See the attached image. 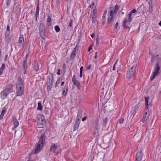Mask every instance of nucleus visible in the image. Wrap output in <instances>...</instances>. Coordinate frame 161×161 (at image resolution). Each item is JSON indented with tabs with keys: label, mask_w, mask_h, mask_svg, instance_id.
<instances>
[{
	"label": "nucleus",
	"mask_w": 161,
	"mask_h": 161,
	"mask_svg": "<svg viewBox=\"0 0 161 161\" xmlns=\"http://www.w3.org/2000/svg\"><path fill=\"white\" fill-rule=\"evenodd\" d=\"M92 45H91L88 48V51H90L92 48Z\"/></svg>",
	"instance_id": "de8ad7c7"
},
{
	"label": "nucleus",
	"mask_w": 161,
	"mask_h": 161,
	"mask_svg": "<svg viewBox=\"0 0 161 161\" xmlns=\"http://www.w3.org/2000/svg\"><path fill=\"white\" fill-rule=\"evenodd\" d=\"M13 120L14 122V128L17 127L19 125V122H18L15 116L13 117Z\"/></svg>",
	"instance_id": "2eb2a0df"
},
{
	"label": "nucleus",
	"mask_w": 161,
	"mask_h": 161,
	"mask_svg": "<svg viewBox=\"0 0 161 161\" xmlns=\"http://www.w3.org/2000/svg\"><path fill=\"white\" fill-rule=\"evenodd\" d=\"M149 99V97H145V104L147 106H148V101Z\"/></svg>",
	"instance_id": "7c9ffc66"
},
{
	"label": "nucleus",
	"mask_w": 161,
	"mask_h": 161,
	"mask_svg": "<svg viewBox=\"0 0 161 161\" xmlns=\"http://www.w3.org/2000/svg\"><path fill=\"white\" fill-rule=\"evenodd\" d=\"M5 68V65L4 64H3L2 66L1 67V68L0 69L1 70H4V69Z\"/></svg>",
	"instance_id": "37998d69"
},
{
	"label": "nucleus",
	"mask_w": 161,
	"mask_h": 161,
	"mask_svg": "<svg viewBox=\"0 0 161 161\" xmlns=\"http://www.w3.org/2000/svg\"><path fill=\"white\" fill-rule=\"evenodd\" d=\"M60 69H58V71L57 73V74L58 75H59L60 74Z\"/></svg>",
	"instance_id": "e2e57ef3"
},
{
	"label": "nucleus",
	"mask_w": 161,
	"mask_h": 161,
	"mask_svg": "<svg viewBox=\"0 0 161 161\" xmlns=\"http://www.w3.org/2000/svg\"><path fill=\"white\" fill-rule=\"evenodd\" d=\"M107 10H105L103 16L102 17V18L103 19H105L106 15L107 14Z\"/></svg>",
	"instance_id": "e433bc0d"
},
{
	"label": "nucleus",
	"mask_w": 161,
	"mask_h": 161,
	"mask_svg": "<svg viewBox=\"0 0 161 161\" xmlns=\"http://www.w3.org/2000/svg\"><path fill=\"white\" fill-rule=\"evenodd\" d=\"M112 8H110V9L111 10H113V14L114 13H115L117 11V10H116L115 9H114V10H113V9H112Z\"/></svg>",
	"instance_id": "3c124183"
},
{
	"label": "nucleus",
	"mask_w": 161,
	"mask_h": 161,
	"mask_svg": "<svg viewBox=\"0 0 161 161\" xmlns=\"http://www.w3.org/2000/svg\"><path fill=\"white\" fill-rule=\"evenodd\" d=\"M124 119L123 118L119 119V124L122 123L124 122Z\"/></svg>",
	"instance_id": "ea45409f"
},
{
	"label": "nucleus",
	"mask_w": 161,
	"mask_h": 161,
	"mask_svg": "<svg viewBox=\"0 0 161 161\" xmlns=\"http://www.w3.org/2000/svg\"><path fill=\"white\" fill-rule=\"evenodd\" d=\"M37 123L40 127H43V125H45L46 121L44 120V117L42 116L41 118H39L37 120Z\"/></svg>",
	"instance_id": "0eeeda50"
},
{
	"label": "nucleus",
	"mask_w": 161,
	"mask_h": 161,
	"mask_svg": "<svg viewBox=\"0 0 161 161\" xmlns=\"http://www.w3.org/2000/svg\"><path fill=\"white\" fill-rule=\"evenodd\" d=\"M47 22L48 26H50L51 25V18L50 16H48L47 19Z\"/></svg>",
	"instance_id": "b1692460"
},
{
	"label": "nucleus",
	"mask_w": 161,
	"mask_h": 161,
	"mask_svg": "<svg viewBox=\"0 0 161 161\" xmlns=\"http://www.w3.org/2000/svg\"><path fill=\"white\" fill-rule=\"evenodd\" d=\"M113 10H111L110 11L109 14L108 15V25L110 24L113 19Z\"/></svg>",
	"instance_id": "9d476101"
},
{
	"label": "nucleus",
	"mask_w": 161,
	"mask_h": 161,
	"mask_svg": "<svg viewBox=\"0 0 161 161\" xmlns=\"http://www.w3.org/2000/svg\"><path fill=\"white\" fill-rule=\"evenodd\" d=\"M3 70H1V69H0V75L2 74Z\"/></svg>",
	"instance_id": "69168bd1"
},
{
	"label": "nucleus",
	"mask_w": 161,
	"mask_h": 161,
	"mask_svg": "<svg viewBox=\"0 0 161 161\" xmlns=\"http://www.w3.org/2000/svg\"><path fill=\"white\" fill-rule=\"evenodd\" d=\"M79 125V123L78 122H76L75 123L74 127V130H76L78 128Z\"/></svg>",
	"instance_id": "5701e85b"
},
{
	"label": "nucleus",
	"mask_w": 161,
	"mask_h": 161,
	"mask_svg": "<svg viewBox=\"0 0 161 161\" xmlns=\"http://www.w3.org/2000/svg\"><path fill=\"white\" fill-rule=\"evenodd\" d=\"M118 25H119V23L118 22H117L116 23V24H115V28L116 29L117 28V27L118 26Z\"/></svg>",
	"instance_id": "13d9d810"
},
{
	"label": "nucleus",
	"mask_w": 161,
	"mask_h": 161,
	"mask_svg": "<svg viewBox=\"0 0 161 161\" xmlns=\"http://www.w3.org/2000/svg\"><path fill=\"white\" fill-rule=\"evenodd\" d=\"M39 13V4H38L37 5L36 9V18H37V16L38 15Z\"/></svg>",
	"instance_id": "cd10ccee"
},
{
	"label": "nucleus",
	"mask_w": 161,
	"mask_h": 161,
	"mask_svg": "<svg viewBox=\"0 0 161 161\" xmlns=\"http://www.w3.org/2000/svg\"><path fill=\"white\" fill-rule=\"evenodd\" d=\"M39 33L40 36H45V28L44 25L42 23H40L39 25Z\"/></svg>",
	"instance_id": "423d86ee"
},
{
	"label": "nucleus",
	"mask_w": 161,
	"mask_h": 161,
	"mask_svg": "<svg viewBox=\"0 0 161 161\" xmlns=\"http://www.w3.org/2000/svg\"><path fill=\"white\" fill-rule=\"evenodd\" d=\"M160 64L159 63H158L156 64L154 69V71L153 72V74L151 77L150 80L151 81L153 80L155 77V76L157 75L158 73V71L160 69Z\"/></svg>",
	"instance_id": "20e7f679"
},
{
	"label": "nucleus",
	"mask_w": 161,
	"mask_h": 161,
	"mask_svg": "<svg viewBox=\"0 0 161 161\" xmlns=\"http://www.w3.org/2000/svg\"><path fill=\"white\" fill-rule=\"evenodd\" d=\"M38 106L37 108V110H42V107L41 102H39L38 103Z\"/></svg>",
	"instance_id": "c756f323"
},
{
	"label": "nucleus",
	"mask_w": 161,
	"mask_h": 161,
	"mask_svg": "<svg viewBox=\"0 0 161 161\" xmlns=\"http://www.w3.org/2000/svg\"><path fill=\"white\" fill-rule=\"evenodd\" d=\"M76 80H76V77L75 75H74L72 77V81L73 82L75 81H76Z\"/></svg>",
	"instance_id": "58836bf2"
},
{
	"label": "nucleus",
	"mask_w": 161,
	"mask_h": 161,
	"mask_svg": "<svg viewBox=\"0 0 161 161\" xmlns=\"http://www.w3.org/2000/svg\"><path fill=\"white\" fill-rule=\"evenodd\" d=\"M65 67H66V64H63V68L64 69H65Z\"/></svg>",
	"instance_id": "6e6d98bb"
},
{
	"label": "nucleus",
	"mask_w": 161,
	"mask_h": 161,
	"mask_svg": "<svg viewBox=\"0 0 161 161\" xmlns=\"http://www.w3.org/2000/svg\"><path fill=\"white\" fill-rule=\"evenodd\" d=\"M19 42L20 46H22L24 43V39L23 37H20L19 38Z\"/></svg>",
	"instance_id": "aec40b11"
},
{
	"label": "nucleus",
	"mask_w": 161,
	"mask_h": 161,
	"mask_svg": "<svg viewBox=\"0 0 161 161\" xmlns=\"http://www.w3.org/2000/svg\"><path fill=\"white\" fill-rule=\"evenodd\" d=\"M132 14L130 12H129V16H131Z\"/></svg>",
	"instance_id": "338daca9"
},
{
	"label": "nucleus",
	"mask_w": 161,
	"mask_h": 161,
	"mask_svg": "<svg viewBox=\"0 0 161 161\" xmlns=\"http://www.w3.org/2000/svg\"><path fill=\"white\" fill-rule=\"evenodd\" d=\"M73 23V21L72 20H70L69 23V26L71 27Z\"/></svg>",
	"instance_id": "8fccbe9b"
},
{
	"label": "nucleus",
	"mask_w": 161,
	"mask_h": 161,
	"mask_svg": "<svg viewBox=\"0 0 161 161\" xmlns=\"http://www.w3.org/2000/svg\"><path fill=\"white\" fill-rule=\"evenodd\" d=\"M161 60V59L158 57V55H157L155 57H152L151 58V62L153 64H157L158 63H160Z\"/></svg>",
	"instance_id": "6e6552de"
},
{
	"label": "nucleus",
	"mask_w": 161,
	"mask_h": 161,
	"mask_svg": "<svg viewBox=\"0 0 161 161\" xmlns=\"http://www.w3.org/2000/svg\"><path fill=\"white\" fill-rule=\"evenodd\" d=\"M94 15V13L91 14L90 15L91 19H92V22L93 23H95L96 20V19L95 18L93 17Z\"/></svg>",
	"instance_id": "bb28decb"
},
{
	"label": "nucleus",
	"mask_w": 161,
	"mask_h": 161,
	"mask_svg": "<svg viewBox=\"0 0 161 161\" xmlns=\"http://www.w3.org/2000/svg\"><path fill=\"white\" fill-rule=\"evenodd\" d=\"M99 126V124L97 120L93 123L92 125V126L94 128V129L95 130V134H96V133H98V127Z\"/></svg>",
	"instance_id": "1a4fd4ad"
},
{
	"label": "nucleus",
	"mask_w": 161,
	"mask_h": 161,
	"mask_svg": "<svg viewBox=\"0 0 161 161\" xmlns=\"http://www.w3.org/2000/svg\"><path fill=\"white\" fill-rule=\"evenodd\" d=\"M23 66L25 69L27 67V63L26 61V60H24L23 61Z\"/></svg>",
	"instance_id": "c9c22d12"
},
{
	"label": "nucleus",
	"mask_w": 161,
	"mask_h": 161,
	"mask_svg": "<svg viewBox=\"0 0 161 161\" xmlns=\"http://www.w3.org/2000/svg\"><path fill=\"white\" fill-rule=\"evenodd\" d=\"M68 86H66V85L65 86L64 88L63 89V92L62 94L64 96H65L67 94L68 92Z\"/></svg>",
	"instance_id": "a211bd4d"
},
{
	"label": "nucleus",
	"mask_w": 161,
	"mask_h": 161,
	"mask_svg": "<svg viewBox=\"0 0 161 161\" xmlns=\"http://www.w3.org/2000/svg\"><path fill=\"white\" fill-rule=\"evenodd\" d=\"M7 31L5 33V37H8L9 36V33L10 32V27L9 25H8L7 26Z\"/></svg>",
	"instance_id": "6ab92c4d"
},
{
	"label": "nucleus",
	"mask_w": 161,
	"mask_h": 161,
	"mask_svg": "<svg viewBox=\"0 0 161 161\" xmlns=\"http://www.w3.org/2000/svg\"><path fill=\"white\" fill-rule=\"evenodd\" d=\"M130 12L131 13H136L137 12V11L136 9H134L133 10L131 11Z\"/></svg>",
	"instance_id": "79ce46f5"
},
{
	"label": "nucleus",
	"mask_w": 161,
	"mask_h": 161,
	"mask_svg": "<svg viewBox=\"0 0 161 161\" xmlns=\"http://www.w3.org/2000/svg\"><path fill=\"white\" fill-rule=\"evenodd\" d=\"M78 48H77V47H76L74 49L73 52L76 53L78 51Z\"/></svg>",
	"instance_id": "a18cd8bd"
},
{
	"label": "nucleus",
	"mask_w": 161,
	"mask_h": 161,
	"mask_svg": "<svg viewBox=\"0 0 161 161\" xmlns=\"http://www.w3.org/2000/svg\"><path fill=\"white\" fill-rule=\"evenodd\" d=\"M148 116V115H147V116L145 115L143 116L142 119V122L143 123H144L146 121L147 119Z\"/></svg>",
	"instance_id": "2f4dec72"
},
{
	"label": "nucleus",
	"mask_w": 161,
	"mask_h": 161,
	"mask_svg": "<svg viewBox=\"0 0 161 161\" xmlns=\"http://www.w3.org/2000/svg\"><path fill=\"white\" fill-rule=\"evenodd\" d=\"M8 94V93L4 90L1 92V97L3 99H4L7 97Z\"/></svg>",
	"instance_id": "f3484780"
},
{
	"label": "nucleus",
	"mask_w": 161,
	"mask_h": 161,
	"mask_svg": "<svg viewBox=\"0 0 161 161\" xmlns=\"http://www.w3.org/2000/svg\"><path fill=\"white\" fill-rule=\"evenodd\" d=\"M16 88L17 95L19 96L22 95L24 93V87L22 79L20 77H19L18 78Z\"/></svg>",
	"instance_id": "f03ea898"
},
{
	"label": "nucleus",
	"mask_w": 161,
	"mask_h": 161,
	"mask_svg": "<svg viewBox=\"0 0 161 161\" xmlns=\"http://www.w3.org/2000/svg\"><path fill=\"white\" fill-rule=\"evenodd\" d=\"M53 84V83H47V89L48 91L50 90Z\"/></svg>",
	"instance_id": "a878e982"
},
{
	"label": "nucleus",
	"mask_w": 161,
	"mask_h": 161,
	"mask_svg": "<svg viewBox=\"0 0 161 161\" xmlns=\"http://www.w3.org/2000/svg\"><path fill=\"white\" fill-rule=\"evenodd\" d=\"M45 133H43L40 138L39 142L37 144L35 149L32 152L33 154H36L39 152L42 148V146L45 143Z\"/></svg>",
	"instance_id": "f257e3e1"
},
{
	"label": "nucleus",
	"mask_w": 161,
	"mask_h": 161,
	"mask_svg": "<svg viewBox=\"0 0 161 161\" xmlns=\"http://www.w3.org/2000/svg\"><path fill=\"white\" fill-rule=\"evenodd\" d=\"M34 68L36 70V71H38L39 69V66L38 63L37 62H35Z\"/></svg>",
	"instance_id": "c85d7f7f"
},
{
	"label": "nucleus",
	"mask_w": 161,
	"mask_h": 161,
	"mask_svg": "<svg viewBox=\"0 0 161 161\" xmlns=\"http://www.w3.org/2000/svg\"><path fill=\"white\" fill-rule=\"evenodd\" d=\"M53 76L51 74L47 76V83H53Z\"/></svg>",
	"instance_id": "dca6fc26"
},
{
	"label": "nucleus",
	"mask_w": 161,
	"mask_h": 161,
	"mask_svg": "<svg viewBox=\"0 0 161 161\" xmlns=\"http://www.w3.org/2000/svg\"><path fill=\"white\" fill-rule=\"evenodd\" d=\"M83 111L81 109H79L78 110L77 117H78L81 118L82 116Z\"/></svg>",
	"instance_id": "412c9836"
},
{
	"label": "nucleus",
	"mask_w": 161,
	"mask_h": 161,
	"mask_svg": "<svg viewBox=\"0 0 161 161\" xmlns=\"http://www.w3.org/2000/svg\"><path fill=\"white\" fill-rule=\"evenodd\" d=\"M80 71L82 72L83 70V67L82 66H81L80 68Z\"/></svg>",
	"instance_id": "052dcab7"
},
{
	"label": "nucleus",
	"mask_w": 161,
	"mask_h": 161,
	"mask_svg": "<svg viewBox=\"0 0 161 161\" xmlns=\"http://www.w3.org/2000/svg\"><path fill=\"white\" fill-rule=\"evenodd\" d=\"M11 2V0H7L6 4L7 6H8V5L10 4Z\"/></svg>",
	"instance_id": "a19ab883"
},
{
	"label": "nucleus",
	"mask_w": 161,
	"mask_h": 161,
	"mask_svg": "<svg viewBox=\"0 0 161 161\" xmlns=\"http://www.w3.org/2000/svg\"><path fill=\"white\" fill-rule=\"evenodd\" d=\"M13 86L12 84L8 85L6 88L5 91L9 94L12 91Z\"/></svg>",
	"instance_id": "ddd939ff"
},
{
	"label": "nucleus",
	"mask_w": 161,
	"mask_h": 161,
	"mask_svg": "<svg viewBox=\"0 0 161 161\" xmlns=\"http://www.w3.org/2000/svg\"><path fill=\"white\" fill-rule=\"evenodd\" d=\"M55 29L57 32H58L60 31V28L58 25H56L55 27Z\"/></svg>",
	"instance_id": "f704fd0d"
},
{
	"label": "nucleus",
	"mask_w": 161,
	"mask_h": 161,
	"mask_svg": "<svg viewBox=\"0 0 161 161\" xmlns=\"http://www.w3.org/2000/svg\"><path fill=\"white\" fill-rule=\"evenodd\" d=\"M82 72H80V77H82Z\"/></svg>",
	"instance_id": "680f3d73"
},
{
	"label": "nucleus",
	"mask_w": 161,
	"mask_h": 161,
	"mask_svg": "<svg viewBox=\"0 0 161 161\" xmlns=\"http://www.w3.org/2000/svg\"><path fill=\"white\" fill-rule=\"evenodd\" d=\"M108 118L107 117H106L103 120V125H104V126H105L106 125V124L107 122V121H108Z\"/></svg>",
	"instance_id": "72a5a7b5"
},
{
	"label": "nucleus",
	"mask_w": 161,
	"mask_h": 161,
	"mask_svg": "<svg viewBox=\"0 0 161 161\" xmlns=\"http://www.w3.org/2000/svg\"><path fill=\"white\" fill-rule=\"evenodd\" d=\"M118 59H117V61H116V62L115 63V64L114 65L113 69V70H115V65H116L117 62H118Z\"/></svg>",
	"instance_id": "49530a36"
},
{
	"label": "nucleus",
	"mask_w": 161,
	"mask_h": 161,
	"mask_svg": "<svg viewBox=\"0 0 161 161\" xmlns=\"http://www.w3.org/2000/svg\"><path fill=\"white\" fill-rule=\"evenodd\" d=\"M91 64H89V65H88V66L87 67V69H90L91 68Z\"/></svg>",
	"instance_id": "bf43d9fd"
},
{
	"label": "nucleus",
	"mask_w": 161,
	"mask_h": 161,
	"mask_svg": "<svg viewBox=\"0 0 161 161\" xmlns=\"http://www.w3.org/2000/svg\"><path fill=\"white\" fill-rule=\"evenodd\" d=\"M87 118V116H85L82 119V121H84L85 120H86Z\"/></svg>",
	"instance_id": "603ef678"
},
{
	"label": "nucleus",
	"mask_w": 161,
	"mask_h": 161,
	"mask_svg": "<svg viewBox=\"0 0 161 161\" xmlns=\"http://www.w3.org/2000/svg\"><path fill=\"white\" fill-rule=\"evenodd\" d=\"M99 42H96V44L97 46H98L99 45Z\"/></svg>",
	"instance_id": "774afa93"
},
{
	"label": "nucleus",
	"mask_w": 161,
	"mask_h": 161,
	"mask_svg": "<svg viewBox=\"0 0 161 161\" xmlns=\"http://www.w3.org/2000/svg\"><path fill=\"white\" fill-rule=\"evenodd\" d=\"M6 112V109L4 108L3 109L2 113L0 115V119H3V117Z\"/></svg>",
	"instance_id": "4be33fe9"
},
{
	"label": "nucleus",
	"mask_w": 161,
	"mask_h": 161,
	"mask_svg": "<svg viewBox=\"0 0 161 161\" xmlns=\"http://www.w3.org/2000/svg\"><path fill=\"white\" fill-rule=\"evenodd\" d=\"M99 36H97L96 37V42H99Z\"/></svg>",
	"instance_id": "4d7b16f0"
},
{
	"label": "nucleus",
	"mask_w": 161,
	"mask_h": 161,
	"mask_svg": "<svg viewBox=\"0 0 161 161\" xmlns=\"http://www.w3.org/2000/svg\"><path fill=\"white\" fill-rule=\"evenodd\" d=\"M94 36H95V34L94 33H93L92 35H91V36L92 38L94 37Z\"/></svg>",
	"instance_id": "0e129e2a"
},
{
	"label": "nucleus",
	"mask_w": 161,
	"mask_h": 161,
	"mask_svg": "<svg viewBox=\"0 0 161 161\" xmlns=\"http://www.w3.org/2000/svg\"><path fill=\"white\" fill-rule=\"evenodd\" d=\"M73 83L75 85H76L77 87L79 89L80 88V84L77 80H76V81H74V82H73Z\"/></svg>",
	"instance_id": "393cba45"
},
{
	"label": "nucleus",
	"mask_w": 161,
	"mask_h": 161,
	"mask_svg": "<svg viewBox=\"0 0 161 161\" xmlns=\"http://www.w3.org/2000/svg\"><path fill=\"white\" fill-rule=\"evenodd\" d=\"M42 38V40L41 43V45L42 46V48L43 50L44 51V49H45V47L46 44L45 42V36H41Z\"/></svg>",
	"instance_id": "4468645a"
},
{
	"label": "nucleus",
	"mask_w": 161,
	"mask_h": 161,
	"mask_svg": "<svg viewBox=\"0 0 161 161\" xmlns=\"http://www.w3.org/2000/svg\"><path fill=\"white\" fill-rule=\"evenodd\" d=\"M149 9L150 10H151L152 11H153V10L152 9V3H149Z\"/></svg>",
	"instance_id": "c03bdc74"
},
{
	"label": "nucleus",
	"mask_w": 161,
	"mask_h": 161,
	"mask_svg": "<svg viewBox=\"0 0 161 161\" xmlns=\"http://www.w3.org/2000/svg\"><path fill=\"white\" fill-rule=\"evenodd\" d=\"M142 158V151L140 150L136 154L135 161H141Z\"/></svg>",
	"instance_id": "9b49d317"
},
{
	"label": "nucleus",
	"mask_w": 161,
	"mask_h": 161,
	"mask_svg": "<svg viewBox=\"0 0 161 161\" xmlns=\"http://www.w3.org/2000/svg\"><path fill=\"white\" fill-rule=\"evenodd\" d=\"M60 83V80H57L56 81V84H55V87L56 88L58 86V85Z\"/></svg>",
	"instance_id": "4c0bfd02"
},
{
	"label": "nucleus",
	"mask_w": 161,
	"mask_h": 161,
	"mask_svg": "<svg viewBox=\"0 0 161 161\" xmlns=\"http://www.w3.org/2000/svg\"><path fill=\"white\" fill-rule=\"evenodd\" d=\"M132 19V18L131 17V16H129L128 20L125 19L123 23V27L129 30L130 29V27L129 25V24Z\"/></svg>",
	"instance_id": "39448f33"
},
{
	"label": "nucleus",
	"mask_w": 161,
	"mask_h": 161,
	"mask_svg": "<svg viewBox=\"0 0 161 161\" xmlns=\"http://www.w3.org/2000/svg\"><path fill=\"white\" fill-rule=\"evenodd\" d=\"M76 55V53L75 52H74L72 51V53H71L70 56V58L71 59H73L75 58V56Z\"/></svg>",
	"instance_id": "473e14b6"
},
{
	"label": "nucleus",
	"mask_w": 161,
	"mask_h": 161,
	"mask_svg": "<svg viewBox=\"0 0 161 161\" xmlns=\"http://www.w3.org/2000/svg\"><path fill=\"white\" fill-rule=\"evenodd\" d=\"M131 67L127 72V77L129 79L132 78L135 75L136 71L137 61L136 60L134 61L131 64Z\"/></svg>",
	"instance_id": "7ed1b4c3"
},
{
	"label": "nucleus",
	"mask_w": 161,
	"mask_h": 161,
	"mask_svg": "<svg viewBox=\"0 0 161 161\" xmlns=\"http://www.w3.org/2000/svg\"><path fill=\"white\" fill-rule=\"evenodd\" d=\"M119 8V7L118 6V5L117 4H116L114 7V9H115L117 10H118Z\"/></svg>",
	"instance_id": "09e8293b"
},
{
	"label": "nucleus",
	"mask_w": 161,
	"mask_h": 161,
	"mask_svg": "<svg viewBox=\"0 0 161 161\" xmlns=\"http://www.w3.org/2000/svg\"><path fill=\"white\" fill-rule=\"evenodd\" d=\"M81 118L78 117H77V120L76 122H79V123H80V118Z\"/></svg>",
	"instance_id": "864d4df0"
},
{
	"label": "nucleus",
	"mask_w": 161,
	"mask_h": 161,
	"mask_svg": "<svg viewBox=\"0 0 161 161\" xmlns=\"http://www.w3.org/2000/svg\"><path fill=\"white\" fill-rule=\"evenodd\" d=\"M50 150L54 153H58V151L57 145L56 144L53 145H52L50 148Z\"/></svg>",
	"instance_id": "f8f14e48"
},
{
	"label": "nucleus",
	"mask_w": 161,
	"mask_h": 161,
	"mask_svg": "<svg viewBox=\"0 0 161 161\" xmlns=\"http://www.w3.org/2000/svg\"><path fill=\"white\" fill-rule=\"evenodd\" d=\"M147 111L145 113V115H146V116H147V112H148L149 111V109H148V107H147Z\"/></svg>",
	"instance_id": "5fc2aeb1"
}]
</instances>
